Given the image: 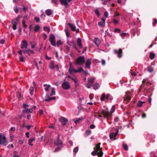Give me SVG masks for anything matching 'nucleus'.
I'll return each mask as SVG.
<instances>
[{
	"mask_svg": "<svg viewBox=\"0 0 157 157\" xmlns=\"http://www.w3.org/2000/svg\"><path fill=\"white\" fill-rule=\"evenodd\" d=\"M60 4L62 5H65L66 8H67L68 6V2H70L71 0H59ZM52 2L56 5L59 4L58 0H52Z\"/></svg>",
	"mask_w": 157,
	"mask_h": 157,
	"instance_id": "nucleus-1",
	"label": "nucleus"
},
{
	"mask_svg": "<svg viewBox=\"0 0 157 157\" xmlns=\"http://www.w3.org/2000/svg\"><path fill=\"white\" fill-rule=\"evenodd\" d=\"M8 144L7 141L6 140V138L4 135L0 133V144L6 145Z\"/></svg>",
	"mask_w": 157,
	"mask_h": 157,
	"instance_id": "nucleus-2",
	"label": "nucleus"
},
{
	"mask_svg": "<svg viewBox=\"0 0 157 157\" xmlns=\"http://www.w3.org/2000/svg\"><path fill=\"white\" fill-rule=\"evenodd\" d=\"M85 62V58L83 56H78L76 61V64L79 65H82Z\"/></svg>",
	"mask_w": 157,
	"mask_h": 157,
	"instance_id": "nucleus-3",
	"label": "nucleus"
},
{
	"mask_svg": "<svg viewBox=\"0 0 157 157\" xmlns=\"http://www.w3.org/2000/svg\"><path fill=\"white\" fill-rule=\"evenodd\" d=\"M62 87L64 89L69 90L71 88L70 83L68 82L64 81L62 84Z\"/></svg>",
	"mask_w": 157,
	"mask_h": 157,
	"instance_id": "nucleus-4",
	"label": "nucleus"
},
{
	"mask_svg": "<svg viewBox=\"0 0 157 157\" xmlns=\"http://www.w3.org/2000/svg\"><path fill=\"white\" fill-rule=\"evenodd\" d=\"M68 120L67 119L63 117H61L59 119V121L63 126L67 124Z\"/></svg>",
	"mask_w": 157,
	"mask_h": 157,
	"instance_id": "nucleus-5",
	"label": "nucleus"
},
{
	"mask_svg": "<svg viewBox=\"0 0 157 157\" xmlns=\"http://www.w3.org/2000/svg\"><path fill=\"white\" fill-rule=\"evenodd\" d=\"M114 52L115 53L117 54V56L120 58L122 56V51L121 48H120L118 50H114Z\"/></svg>",
	"mask_w": 157,
	"mask_h": 157,
	"instance_id": "nucleus-6",
	"label": "nucleus"
},
{
	"mask_svg": "<svg viewBox=\"0 0 157 157\" xmlns=\"http://www.w3.org/2000/svg\"><path fill=\"white\" fill-rule=\"evenodd\" d=\"M101 114L105 118H107L108 116L111 115V114L109 111L104 110L101 112Z\"/></svg>",
	"mask_w": 157,
	"mask_h": 157,
	"instance_id": "nucleus-7",
	"label": "nucleus"
},
{
	"mask_svg": "<svg viewBox=\"0 0 157 157\" xmlns=\"http://www.w3.org/2000/svg\"><path fill=\"white\" fill-rule=\"evenodd\" d=\"M94 151L91 153V155L93 156L96 155L98 156V144L96 145L95 147H94Z\"/></svg>",
	"mask_w": 157,
	"mask_h": 157,
	"instance_id": "nucleus-8",
	"label": "nucleus"
},
{
	"mask_svg": "<svg viewBox=\"0 0 157 157\" xmlns=\"http://www.w3.org/2000/svg\"><path fill=\"white\" fill-rule=\"evenodd\" d=\"M110 96V94H108L106 96H105V94L103 93L101 94L100 97V100L101 101H104L106 100H108Z\"/></svg>",
	"mask_w": 157,
	"mask_h": 157,
	"instance_id": "nucleus-9",
	"label": "nucleus"
},
{
	"mask_svg": "<svg viewBox=\"0 0 157 157\" xmlns=\"http://www.w3.org/2000/svg\"><path fill=\"white\" fill-rule=\"evenodd\" d=\"M68 25L70 27L71 29V30L73 31H76V33H78L79 32V29H76V27L74 26L73 24L70 23H68Z\"/></svg>",
	"mask_w": 157,
	"mask_h": 157,
	"instance_id": "nucleus-10",
	"label": "nucleus"
},
{
	"mask_svg": "<svg viewBox=\"0 0 157 157\" xmlns=\"http://www.w3.org/2000/svg\"><path fill=\"white\" fill-rule=\"evenodd\" d=\"M55 97H50L48 94L46 95L45 98V101H50L52 100H54L56 99Z\"/></svg>",
	"mask_w": 157,
	"mask_h": 157,
	"instance_id": "nucleus-11",
	"label": "nucleus"
},
{
	"mask_svg": "<svg viewBox=\"0 0 157 157\" xmlns=\"http://www.w3.org/2000/svg\"><path fill=\"white\" fill-rule=\"evenodd\" d=\"M22 44H21V48L23 49L24 48H27L28 47V43L27 41L25 40H23L22 41Z\"/></svg>",
	"mask_w": 157,
	"mask_h": 157,
	"instance_id": "nucleus-12",
	"label": "nucleus"
},
{
	"mask_svg": "<svg viewBox=\"0 0 157 157\" xmlns=\"http://www.w3.org/2000/svg\"><path fill=\"white\" fill-rule=\"evenodd\" d=\"M62 142L61 140H59V136H58L55 142V144L56 145H58V146H61V145H62Z\"/></svg>",
	"mask_w": 157,
	"mask_h": 157,
	"instance_id": "nucleus-13",
	"label": "nucleus"
},
{
	"mask_svg": "<svg viewBox=\"0 0 157 157\" xmlns=\"http://www.w3.org/2000/svg\"><path fill=\"white\" fill-rule=\"evenodd\" d=\"M105 19L102 18L101 19V21L99 22V26L101 27H104L105 25Z\"/></svg>",
	"mask_w": 157,
	"mask_h": 157,
	"instance_id": "nucleus-14",
	"label": "nucleus"
},
{
	"mask_svg": "<svg viewBox=\"0 0 157 157\" xmlns=\"http://www.w3.org/2000/svg\"><path fill=\"white\" fill-rule=\"evenodd\" d=\"M75 70L74 69V67L72 66L71 63L70 64V67L69 69V72L71 74L75 73Z\"/></svg>",
	"mask_w": 157,
	"mask_h": 157,
	"instance_id": "nucleus-15",
	"label": "nucleus"
},
{
	"mask_svg": "<svg viewBox=\"0 0 157 157\" xmlns=\"http://www.w3.org/2000/svg\"><path fill=\"white\" fill-rule=\"evenodd\" d=\"M91 59H88L86 61L85 63V67L86 68H89L90 67V66L91 63Z\"/></svg>",
	"mask_w": 157,
	"mask_h": 157,
	"instance_id": "nucleus-16",
	"label": "nucleus"
},
{
	"mask_svg": "<svg viewBox=\"0 0 157 157\" xmlns=\"http://www.w3.org/2000/svg\"><path fill=\"white\" fill-rule=\"evenodd\" d=\"M100 143H99V157H102L103 154L102 151V148L100 147Z\"/></svg>",
	"mask_w": 157,
	"mask_h": 157,
	"instance_id": "nucleus-17",
	"label": "nucleus"
},
{
	"mask_svg": "<svg viewBox=\"0 0 157 157\" xmlns=\"http://www.w3.org/2000/svg\"><path fill=\"white\" fill-rule=\"evenodd\" d=\"M124 102H125L126 104H127L131 99L130 97L128 95H126L124 97Z\"/></svg>",
	"mask_w": 157,
	"mask_h": 157,
	"instance_id": "nucleus-18",
	"label": "nucleus"
},
{
	"mask_svg": "<svg viewBox=\"0 0 157 157\" xmlns=\"http://www.w3.org/2000/svg\"><path fill=\"white\" fill-rule=\"evenodd\" d=\"M11 22L12 24L13 25V29L14 30H16L17 28V23L14 21H12Z\"/></svg>",
	"mask_w": 157,
	"mask_h": 157,
	"instance_id": "nucleus-19",
	"label": "nucleus"
},
{
	"mask_svg": "<svg viewBox=\"0 0 157 157\" xmlns=\"http://www.w3.org/2000/svg\"><path fill=\"white\" fill-rule=\"evenodd\" d=\"M77 43L79 48H81L82 47V45L81 43V40L80 38H78L77 41Z\"/></svg>",
	"mask_w": 157,
	"mask_h": 157,
	"instance_id": "nucleus-20",
	"label": "nucleus"
},
{
	"mask_svg": "<svg viewBox=\"0 0 157 157\" xmlns=\"http://www.w3.org/2000/svg\"><path fill=\"white\" fill-rule=\"evenodd\" d=\"M23 111H25L26 112L28 113H32L33 112V108H30L28 109V108H25V110H23Z\"/></svg>",
	"mask_w": 157,
	"mask_h": 157,
	"instance_id": "nucleus-21",
	"label": "nucleus"
},
{
	"mask_svg": "<svg viewBox=\"0 0 157 157\" xmlns=\"http://www.w3.org/2000/svg\"><path fill=\"white\" fill-rule=\"evenodd\" d=\"M45 13L47 15L50 16L52 14L51 10L50 9H48L45 11Z\"/></svg>",
	"mask_w": 157,
	"mask_h": 157,
	"instance_id": "nucleus-22",
	"label": "nucleus"
},
{
	"mask_svg": "<svg viewBox=\"0 0 157 157\" xmlns=\"http://www.w3.org/2000/svg\"><path fill=\"white\" fill-rule=\"evenodd\" d=\"M147 70L149 72L151 73L153 71L154 69L151 66H150L147 67Z\"/></svg>",
	"mask_w": 157,
	"mask_h": 157,
	"instance_id": "nucleus-23",
	"label": "nucleus"
},
{
	"mask_svg": "<svg viewBox=\"0 0 157 157\" xmlns=\"http://www.w3.org/2000/svg\"><path fill=\"white\" fill-rule=\"evenodd\" d=\"M35 140V139L34 138L29 139L28 141L29 144V145L33 146V144H32V143L33 142V141H34Z\"/></svg>",
	"mask_w": 157,
	"mask_h": 157,
	"instance_id": "nucleus-24",
	"label": "nucleus"
},
{
	"mask_svg": "<svg viewBox=\"0 0 157 157\" xmlns=\"http://www.w3.org/2000/svg\"><path fill=\"white\" fill-rule=\"evenodd\" d=\"M144 103V101H139L137 103V105L138 107H141L143 104Z\"/></svg>",
	"mask_w": 157,
	"mask_h": 157,
	"instance_id": "nucleus-25",
	"label": "nucleus"
},
{
	"mask_svg": "<svg viewBox=\"0 0 157 157\" xmlns=\"http://www.w3.org/2000/svg\"><path fill=\"white\" fill-rule=\"evenodd\" d=\"M34 53V52L33 50H30L29 49H27V53L29 55H30L31 54H33Z\"/></svg>",
	"mask_w": 157,
	"mask_h": 157,
	"instance_id": "nucleus-26",
	"label": "nucleus"
},
{
	"mask_svg": "<svg viewBox=\"0 0 157 157\" xmlns=\"http://www.w3.org/2000/svg\"><path fill=\"white\" fill-rule=\"evenodd\" d=\"M54 40H55V36L53 34H51L49 39V41Z\"/></svg>",
	"mask_w": 157,
	"mask_h": 157,
	"instance_id": "nucleus-27",
	"label": "nucleus"
},
{
	"mask_svg": "<svg viewBox=\"0 0 157 157\" xmlns=\"http://www.w3.org/2000/svg\"><path fill=\"white\" fill-rule=\"evenodd\" d=\"M94 42L96 45H97V47H98V38L97 37H95L94 38Z\"/></svg>",
	"mask_w": 157,
	"mask_h": 157,
	"instance_id": "nucleus-28",
	"label": "nucleus"
},
{
	"mask_svg": "<svg viewBox=\"0 0 157 157\" xmlns=\"http://www.w3.org/2000/svg\"><path fill=\"white\" fill-rule=\"evenodd\" d=\"M155 56V55L152 52H151L149 55V58L151 59H153Z\"/></svg>",
	"mask_w": 157,
	"mask_h": 157,
	"instance_id": "nucleus-29",
	"label": "nucleus"
},
{
	"mask_svg": "<svg viewBox=\"0 0 157 157\" xmlns=\"http://www.w3.org/2000/svg\"><path fill=\"white\" fill-rule=\"evenodd\" d=\"M29 91L30 94L31 95H33V94L34 87L33 86L31 87L29 89Z\"/></svg>",
	"mask_w": 157,
	"mask_h": 157,
	"instance_id": "nucleus-30",
	"label": "nucleus"
},
{
	"mask_svg": "<svg viewBox=\"0 0 157 157\" xmlns=\"http://www.w3.org/2000/svg\"><path fill=\"white\" fill-rule=\"evenodd\" d=\"M52 90L51 93L50 94V95L51 96H52L53 95H54L55 94V88H52Z\"/></svg>",
	"mask_w": 157,
	"mask_h": 157,
	"instance_id": "nucleus-31",
	"label": "nucleus"
},
{
	"mask_svg": "<svg viewBox=\"0 0 157 157\" xmlns=\"http://www.w3.org/2000/svg\"><path fill=\"white\" fill-rule=\"evenodd\" d=\"M40 29V27L39 25H36L35 27L34 31L35 32H37Z\"/></svg>",
	"mask_w": 157,
	"mask_h": 157,
	"instance_id": "nucleus-32",
	"label": "nucleus"
},
{
	"mask_svg": "<svg viewBox=\"0 0 157 157\" xmlns=\"http://www.w3.org/2000/svg\"><path fill=\"white\" fill-rule=\"evenodd\" d=\"M51 44L54 46H55L56 45V43L55 40H53L50 41Z\"/></svg>",
	"mask_w": 157,
	"mask_h": 157,
	"instance_id": "nucleus-33",
	"label": "nucleus"
},
{
	"mask_svg": "<svg viewBox=\"0 0 157 157\" xmlns=\"http://www.w3.org/2000/svg\"><path fill=\"white\" fill-rule=\"evenodd\" d=\"M50 67L52 69H53L55 68V66L53 62H52L50 65Z\"/></svg>",
	"mask_w": 157,
	"mask_h": 157,
	"instance_id": "nucleus-34",
	"label": "nucleus"
},
{
	"mask_svg": "<svg viewBox=\"0 0 157 157\" xmlns=\"http://www.w3.org/2000/svg\"><path fill=\"white\" fill-rule=\"evenodd\" d=\"M109 138L110 139H112L114 138V133L111 132L109 134Z\"/></svg>",
	"mask_w": 157,
	"mask_h": 157,
	"instance_id": "nucleus-35",
	"label": "nucleus"
},
{
	"mask_svg": "<svg viewBox=\"0 0 157 157\" xmlns=\"http://www.w3.org/2000/svg\"><path fill=\"white\" fill-rule=\"evenodd\" d=\"M82 119H83L82 117L78 118L76 120H75V121L74 122L75 123L77 124L78 123V122H79L80 121L82 120Z\"/></svg>",
	"mask_w": 157,
	"mask_h": 157,
	"instance_id": "nucleus-36",
	"label": "nucleus"
},
{
	"mask_svg": "<svg viewBox=\"0 0 157 157\" xmlns=\"http://www.w3.org/2000/svg\"><path fill=\"white\" fill-rule=\"evenodd\" d=\"M82 71H83V70L82 68L80 67L78 70H75V73L77 72H80L81 71L82 72Z\"/></svg>",
	"mask_w": 157,
	"mask_h": 157,
	"instance_id": "nucleus-37",
	"label": "nucleus"
},
{
	"mask_svg": "<svg viewBox=\"0 0 157 157\" xmlns=\"http://www.w3.org/2000/svg\"><path fill=\"white\" fill-rule=\"evenodd\" d=\"M62 44V41L60 40H59L57 41L56 45H57V46L58 47H59L60 45Z\"/></svg>",
	"mask_w": 157,
	"mask_h": 157,
	"instance_id": "nucleus-38",
	"label": "nucleus"
},
{
	"mask_svg": "<svg viewBox=\"0 0 157 157\" xmlns=\"http://www.w3.org/2000/svg\"><path fill=\"white\" fill-rule=\"evenodd\" d=\"M22 22L24 27L25 28H27V25L25 24V20H22Z\"/></svg>",
	"mask_w": 157,
	"mask_h": 157,
	"instance_id": "nucleus-39",
	"label": "nucleus"
},
{
	"mask_svg": "<svg viewBox=\"0 0 157 157\" xmlns=\"http://www.w3.org/2000/svg\"><path fill=\"white\" fill-rule=\"evenodd\" d=\"M92 86H93V88L94 90L97 89L98 88V85L97 84H95Z\"/></svg>",
	"mask_w": 157,
	"mask_h": 157,
	"instance_id": "nucleus-40",
	"label": "nucleus"
},
{
	"mask_svg": "<svg viewBox=\"0 0 157 157\" xmlns=\"http://www.w3.org/2000/svg\"><path fill=\"white\" fill-rule=\"evenodd\" d=\"M13 10L16 13L18 12L19 10L18 7L17 6H15L13 8Z\"/></svg>",
	"mask_w": 157,
	"mask_h": 157,
	"instance_id": "nucleus-41",
	"label": "nucleus"
},
{
	"mask_svg": "<svg viewBox=\"0 0 157 157\" xmlns=\"http://www.w3.org/2000/svg\"><path fill=\"white\" fill-rule=\"evenodd\" d=\"M123 148L126 151L128 150V145L127 144H123Z\"/></svg>",
	"mask_w": 157,
	"mask_h": 157,
	"instance_id": "nucleus-42",
	"label": "nucleus"
},
{
	"mask_svg": "<svg viewBox=\"0 0 157 157\" xmlns=\"http://www.w3.org/2000/svg\"><path fill=\"white\" fill-rule=\"evenodd\" d=\"M94 78H91L89 80H88V83L93 84L94 82Z\"/></svg>",
	"mask_w": 157,
	"mask_h": 157,
	"instance_id": "nucleus-43",
	"label": "nucleus"
},
{
	"mask_svg": "<svg viewBox=\"0 0 157 157\" xmlns=\"http://www.w3.org/2000/svg\"><path fill=\"white\" fill-rule=\"evenodd\" d=\"M153 20L154 21L153 23V26H155L156 24L157 23V19L156 18H154Z\"/></svg>",
	"mask_w": 157,
	"mask_h": 157,
	"instance_id": "nucleus-44",
	"label": "nucleus"
},
{
	"mask_svg": "<svg viewBox=\"0 0 157 157\" xmlns=\"http://www.w3.org/2000/svg\"><path fill=\"white\" fill-rule=\"evenodd\" d=\"M44 31L49 32L50 30L49 28L47 27H44Z\"/></svg>",
	"mask_w": 157,
	"mask_h": 157,
	"instance_id": "nucleus-45",
	"label": "nucleus"
},
{
	"mask_svg": "<svg viewBox=\"0 0 157 157\" xmlns=\"http://www.w3.org/2000/svg\"><path fill=\"white\" fill-rule=\"evenodd\" d=\"M114 32H117L118 33H120L121 32V29H119L115 28L114 29Z\"/></svg>",
	"mask_w": 157,
	"mask_h": 157,
	"instance_id": "nucleus-46",
	"label": "nucleus"
},
{
	"mask_svg": "<svg viewBox=\"0 0 157 157\" xmlns=\"http://www.w3.org/2000/svg\"><path fill=\"white\" fill-rule=\"evenodd\" d=\"M119 23V21L115 19H113V23L115 25L118 24Z\"/></svg>",
	"mask_w": 157,
	"mask_h": 157,
	"instance_id": "nucleus-47",
	"label": "nucleus"
},
{
	"mask_svg": "<svg viewBox=\"0 0 157 157\" xmlns=\"http://www.w3.org/2000/svg\"><path fill=\"white\" fill-rule=\"evenodd\" d=\"M144 87V85H143V84H142L140 88H139V90H138V92H140V91H141V90L142 89H143V87Z\"/></svg>",
	"mask_w": 157,
	"mask_h": 157,
	"instance_id": "nucleus-48",
	"label": "nucleus"
},
{
	"mask_svg": "<svg viewBox=\"0 0 157 157\" xmlns=\"http://www.w3.org/2000/svg\"><path fill=\"white\" fill-rule=\"evenodd\" d=\"M69 78H71L72 80H73L74 81L75 84H76L77 83V81L76 79L73 78H72L70 76H69Z\"/></svg>",
	"mask_w": 157,
	"mask_h": 157,
	"instance_id": "nucleus-49",
	"label": "nucleus"
},
{
	"mask_svg": "<svg viewBox=\"0 0 157 157\" xmlns=\"http://www.w3.org/2000/svg\"><path fill=\"white\" fill-rule=\"evenodd\" d=\"M86 133L87 135H89L91 133V130L90 129H87L86 131Z\"/></svg>",
	"mask_w": 157,
	"mask_h": 157,
	"instance_id": "nucleus-50",
	"label": "nucleus"
},
{
	"mask_svg": "<svg viewBox=\"0 0 157 157\" xmlns=\"http://www.w3.org/2000/svg\"><path fill=\"white\" fill-rule=\"evenodd\" d=\"M50 87L51 86L49 85H48L46 87H45V90L46 91H48V90H49V89L50 88Z\"/></svg>",
	"mask_w": 157,
	"mask_h": 157,
	"instance_id": "nucleus-51",
	"label": "nucleus"
},
{
	"mask_svg": "<svg viewBox=\"0 0 157 157\" xmlns=\"http://www.w3.org/2000/svg\"><path fill=\"white\" fill-rule=\"evenodd\" d=\"M61 147L60 146H58L57 148H56L55 149V150L54 151V152L58 151L59 150V149H61Z\"/></svg>",
	"mask_w": 157,
	"mask_h": 157,
	"instance_id": "nucleus-52",
	"label": "nucleus"
},
{
	"mask_svg": "<svg viewBox=\"0 0 157 157\" xmlns=\"http://www.w3.org/2000/svg\"><path fill=\"white\" fill-rule=\"evenodd\" d=\"M65 32L66 35L67 37H68L69 36V34L68 31V30L67 29H66L65 30Z\"/></svg>",
	"mask_w": 157,
	"mask_h": 157,
	"instance_id": "nucleus-53",
	"label": "nucleus"
},
{
	"mask_svg": "<svg viewBox=\"0 0 157 157\" xmlns=\"http://www.w3.org/2000/svg\"><path fill=\"white\" fill-rule=\"evenodd\" d=\"M101 64L103 66L105 65V60L103 59H102L101 61Z\"/></svg>",
	"mask_w": 157,
	"mask_h": 157,
	"instance_id": "nucleus-54",
	"label": "nucleus"
},
{
	"mask_svg": "<svg viewBox=\"0 0 157 157\" xmlns=\"http://www.w3.org/2000/svg\"><path fill=\"white\" fill-rule=\"evenodd\" d=\"M34 19L37 22H38L40 21V18L39 17H34Z\"/></svg>",
	"mask_w": 157,
	"mask_h": 157,
	"instance_id": "nucleus-55",
	"label": "nucleus"
},
{
	"mask_svg": "<svg viewBox=\"0 0 157 157\" xmlns=\"http://www.w3.org/2000/svg\"><path fill=\"white\" fill-rule=\"evenodd\" d=\"M104 15L106 18L108 17V13L107 11H105L104 13Z\"/></svg>",
	"mask_w": 157,
	"mask_h": 157,
	"instance_id": "nucleus-56",
	"label": "nucleus"
},
{
	"mask_svg": "<svg viewBox=\"0 0 157 157\" xmlns=\"http://www.w3.org/2000/svg\"><path fill=\"white\" fill-rule=\"evenodd\" d=\"M28 7H27V6H23V10L24 11H27L28 10Z\"/></svg>",
	"mask_w": 157,
	"mask_h": 157,
	"instance_id": "nucleus-57",
	"label": "nucleus"
},
{
	"mask_svg": "<svg viewBox=\"0 0 157 157\" xmlns=\"http://www.w3.org/2000/svg\"><path fill=\"white\" fill-rule=\"evenodd\" d=\"M78 147H76L74 149L73 151L75 152H77L78 151Z\"/></svg>",
	"mask_w": 157,
	"mask_h": 157,
	"instance_id": "nucleus-58",
	"label": "nucleus"
},
{
	"mask_svg": "<svg viewBox=\"0 0 157 157\" xmlns=\"http://www.w3.org/2000/svg\"><path fill=\"white\" fill-rule=\"evenodd\" d=\"M131 74L133 76H135L136 75V74L135 73V72L133 71L132 70L131 71Z\"/></svg>",
	"mask_w": 157,
	"mask_h": 157,
	"instance_id": "nucleus-59",
	"label": "nucleus"
},
{
	"mask_svg": "<svg viewBox=\"0 0 157 157\" xmlns=\"http://www.w3.org/2000/svg\"><path fill=\"white\" fill-rule=\"evenodd\" d=\"M20 19V16H18L17 17L14 19V21H18Z\"/></svg>",
	"mask_w": 157,
	"mask_h": 157,
	"instance_id": "nucleus-60",
	"label": "nucleus"
},
{
	"mask_svg": "<svg viewBox=\"0 0 157 157\" xmlns=\"http://www.w3.org/2000/svg\"><path fill=\"white\" fill-rule=\"evenodd\" d=\"M20 60L22 62H24L25 61L23 57L22 56L20 57Z\"/></svg>",
	"mask_w": 157,
	"mask_h": 157,
	"instance_id": "nucleus-61",
	"label": "nucleus"
},
{
	"mask_svg": "<svg viewBox=\"0 0 157 157\" xmlns=\"http://www.w3.org/2000/svg\"><path fill=\"white\" fill-rule=\"evenodd\" d=\"M92 85L90 84L89 83L86 84V87H87L88 88H90L91 86H92Z\"/></svg>",
	"mask_w": 157,
	"mask_h": 157,
	"instance_id": "nucleus-62",
	"label": "nucleus"
},
{
	"mask_svg": "<svg viewBox=\"0 0 157 157\" xmlns=\"http://www.w3.org/2000/svg\"><path fill=\"white\" fill-rule=\"evenodd\" d=\"M47 37V36L46 34H44L43 35V37L44 38V40H45L46 39Z\"/></svg>",
	"mask_w": 157,
	"mask_h": 157,
	"instance_id": "nucleus-63",
	"label": "nucleus"
},
{
	"mask_svg": "<svg viewBox=\"0 0 157 157\" xmlns=\"http://www.w3.org/2000/svg\"><path fill=\"white\" fill-rule=\"evenodd\" d=\"M126 34L125 33H122L120 34V35L122 37H124L126 35Z\"/></svg>",
	"mask_w": 157,
	"mask_h": 157,
	"instance_id": "nucleus-64",
	"label": "nucleus"
}]
</instances>
